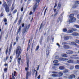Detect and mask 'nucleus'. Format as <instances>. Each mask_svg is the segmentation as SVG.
Instances as JSON below:
<instances>
[{
  "label": "nucleus",
  "mask_w": 79,
  "mask_h": 79,
  "mask_svg": "<svg viewBox=\"0 0 79 79\" xmlns=\"http://www.w3.org/2000/svg\"><path fill=\"white\" fill-rule=\"evenodd\" d=\"M22 19L21 18L20 19L19 21V23H18L19 25H20V24H21V23Z\"/></svg>",
  "instance_id": "obj_28"
},
{
  "label": "nucleus",
  "mask_w": 79,
  "mask_h": 79,
  "mask_svg": "<svg viewBox=\"0 0 79 79\" xmlns=\"http://www.w3.org/2000/svg\"><path fill=\"white\" fill-rule=\"evenodd\" d=\"M75 68L76 69H79V65H76L75 66Z\"/></svg>",
  "instance_id": "obj_36"
},
{
  "label": "nucleus",
  "mask_w": 79,
  "mask_h": 79,
  "mask_svg": "<svg viewBox=\"0 0 79 79\" xmlns=\"http://www.w3.org/2000/svg\"><path fill=\"white\" fill-rule=\"evenodd\" d=\"M8 49H7L6 50V55H7V54L8 53Z\"/></svg>",
  "instance_id": "obj_53"
},
{
  "label": "nucleus",
  "mask_w": 79,
  "mask_h": 79,
  "mask_svg": "<svg viewBox=\"0 0 79 79\" xmlns=\"http://www.w3.org/2000/svg\"><path fill=\"white\" fill-rule=\"evenodd\" d=\"M78 6L77 5V4H75L73 6V8H76Z\"/></svg>",
  "instance_id": "obj_25"
},
{
  "label": "nucleus",
  "mask_w": 79,
  "mask_h": 79,
  "mask_svg": "<svg viewBox=\"0 0 79 79\" xmlns=\"http://www.w3.org/2000/svg\"><path fill=\"white\" fill-rule=\"evenodd\" d=\"M70 44V45H74L76 46V47H77V48L79 47V46L77 44L74 42H71Z\"/></svg>",
  "instance_id": "obj_8"
},
{
  "label": "nucleus",
  "mask_w": 79,
  "mask_h": 79,
  "mask_svg": "<svg viewBox=\"0 0 79 79\" xmlns=\"http://www.w3.org/2000/svg\"><path fill=\"white\" fill-rule=\"evenodd\" d=\"M2 6L4 7L5 8L8 6L6 4V2H4V3L2 4Z\"/></svg>",
  "instance_id": "obj_14"
},
{
  "label": "nucleus",
  "mask_w": 79,
  "mask_h": 79,
  "mask_svg": "<svg viewBox=\"0 0 79 79\" xmlns=\"http://www.w3.org/2000/svg\"><path fill=\"white\" fill-rule=\"evenodd\" d=\"M52 73L53 74H58V72H52Z\"/></svg>",
  "instance_id": "obj_47"
},
{
  "label": "nucleus",
  "mask_w": 79,
  "mask_h": 79,
  "mask_svg": "<svg viewBox=\"0 0 79 79\" xmlns=\"http://www.w3.org/2000/svg\"><path fill=\"white\" fill-rule=\"evenodd\" d=\"M47 8H46L45 9V10L44 12V15H45V13H46V11H47Z\"/></svg>",
  "instance_id": "obj_52"
},
{
  "label": "nucleus",
  "mask_w": 79,
  "mask_h": 79,
  "mask_svg": "<svg viewBox=\"0 0 79 79\" xmlns=\"http://www.w3.org/2000/svg\"><path fill=\"white\" fill-rule=\"evenodd\" d=\"M70 18H73L74 17V14H72L70 15L69 16Z\"/></svg>",
  "instance_id": "obj_32"
},
{
  "label": "nucleus",
  "mask_w": 79,
  "mask_h": 79,
  "mask_svg": "<svg viewBox=\"0 0 79 79\" xmlns=\"http://www.w3.org/2000/svg\"><path fill=\"white\" fill-rule=\"evenodd\" d=\"M10 0H7V3L9 6H10Z\"/></svg>",
  "instance_id": "obj_29"
},
{
  "label": "nucleus",
  "mask_w": 79,
  "mask_h": 79,
  "mask_svg": "<svg viewBox=\"0 0 79 79\" xmlns=\"http://www.w3.org/2000/svg\"><path fill=\"white\" fill-rule=\"evenodd\" d=\"M62 56L63 57H64L65 58H66V57H68V55L66 54H62Z\"/></svg>",
  "instance_id": "obj_18"
},
{
  "label": "nucleus",
  "mask_w": 79,
  "mask_h": 79,
  "mask_svg": "<svg viewBox=\"0 0 79 79\" xmlns=\"http://www.w3.org/2000/svg\"><path fill=\"white\" fill-rule=\"evenodd\" d=\"M39 45H38L37 47L35 49L36 51H37V50H39Z\"/></svg>",
  "instance_id": "obj_43"
},
{
  "label": "nucleus",
  "mask_w": 79,
  "mask_h": 79,
  "mask_svg": "<svg viewBox=\"0 0 79 79\" xmlns=\"http://www.w3.org/2000/svg\"><path fill=\"white\" fill-rule=\"evenodd\" d=\"M59 21H60V22L61 23L62 21V19H60V18H59L57 19V22H59Z\"/></svg>",
  "instance_id": "obj_31"
},
{
  "label": "nucleus",
  "mask_w": 79,
  "mask_h": 79,
  "mask_svg": "<svg viewBox=\"0 0 79 79\" xmlns=\"http://www.w3.org/2000/svg\"><path fill=\"white\" fill-rule=\"evenodd\" d=\"M49 52H50V51H49V50H48L47 51H46L47 55H48V54H49Z\"/></svg>",
  "instance_id": "obj_45"
},
{
  "label": "nucleus",
  "mask_w": 79,
  "mask_h": 79,
  "mask_svg": "<svg viewBox=\"0 0 79 79\" xmlns=\"http://www.w3.org/2000/svg\"><path fill=\"white\" fill-rule=\"evenodd\" d=\"M58 11H56V13L55 15H58Z\"/></svg>",
  "instance_id": "obj_60"
},
{
  "label": "nucleus",
  "mask_w": 79,
  "mask_h": 79,
  "mask_svg": "<svg viewBox=\"0 0 79 79\" xmlns=\"http://www.w3.org/2000/svg\"><path fill=\"white\" fill-rule=\"evenodd\" d=\"M40 0H36V3L35 4L33 7V11L35 12V10L36 8H37L38 7V5H39V3L40 2Z\"/></svg>",
  "instance_id": "obj_2"
},
{
  "label": "nucleus",
  "mask_w": 79,
  "mask_h": 79,
  "mask_svg": "<svg viewBox=\"0 0 79 79\" xmlns=\"http://www.w3.org/2000/svg\"><path fill=\"white\" fill-rule=\"evenodd\" d=\"M4 71L5 72L7 71V68H6L4 69Z\"/></svg>",
  "instance_id": "obj_61"
},
{
  "label": "nucleus",
  "mask_w": 79,
  "mask_h": 79,
  "mask_svg": "<svg viewBox=\"0 0 79 79\" xmlns=\"http://www.w3.org/2000/svg\"><path fill=\"white\" fill-rule=\"evenodd\" d=\"M66 53L67 54H73V52L72 51L68 50L66 52Z\"/></svg>",
  "instance_id": "obj_13"
},
{
  "label": "nucleus",
  "mask_w": 79,
  "mask_h": 79,
  "mask_svg": "<svg viewBox=\"0 0 79 79\" xmlns=\"http://www.w3.org/2000/svg\"><path fill=\"white\" fill-rule=\"evenodd\" d=\"M32 13H33L32 12V11L30 12L29 13L30 15H32Z\"/></svg>",
  "instance_id": "obj_56"
},
{
  "label": "nucleus",
  "mask_w": 79,
  "mask_h": 79,
  "mask_svg": "<svg viewBox=\"0 0 79 79\" xmlns=\"http://www.w3.org/2000/svg\"><path fill=\"white\" fill-rule=\"evenodd\" d=\"M52 77H58V75H57V74H52Z\"/></svg>",
  "instance_id": "obj_27"
},
{
  "label": "nucleus",
  "mask_w": 79,
  "mask_h": 79,
  "mask_svg": "<svg viewBox=\"0 0 79 79\" xmlns=\"http://www.w3.org/2000/svg\"><path fill=\"white\" fill-rule=\"evenodd\" d=\"M59 68L60 70H63V69H64V67L63 66H60Z\"/></svg>",
  "instance_id": "obj_19"
},
{
  "label": "nucleus",
  "mask_w": 79,
  "mask_h": 79,
  "mask_svg": "<svg viewBox=\"0 0 79 79\" xmlns=\"http://www.w3.org/2000/svg\"><path fill=\"white\" fill-rule=\"evenodd\" d=\"M73 60H68L67 61V63H73Z\"/></svg>",
  "instance_id": "obj_24"
},
{
  "label": "nucleus",
  "mask_w": 79,
  "mask_h": 79,
  "mask_svg": "<svg viewBox=\"0 0 79 79\" xmlns=\"http://www.w3.org/2000/svg\"><path fill=\"white\" fill-rule=\"evenodd\" d=\"M54 63H55L54 64V66H59L60 64H56L58 63V61L57 60H55L53 61Z\"/></svg>",
  "instance_id": "obj_4"
},
{
  "label": "nucleus",
  "mask_w": 79,
  "mask_h": 79,
  "mask_svg": "<svg viewBox=\"0 0 79 79\" xmlns=\"http://www.w3.org/2000/svg\"><path fill=\"white\" fill-rule=\"evenodd\" d=\"M57 75H58V77H61V76H63V73L61 72H59L58 73Z\"/></svg>",
  "instance_id": "obj_17"
},
{
  "label": "nucleus",
  "mask_w": 79,
  "mask_h": 79,
  "mask_svg": "<svg viewBox=\"0 0 79 79\" xmlns=\"http://www.w3.org/2000/svg\"><path fill=\"white\" fill-rule=\"evenodd\" d=\"M4 23H7V19L6 18L4 19Z\"/></svg>",
  "instance_id": "obj_40"
},
{
  "label": "nucleus",
  "mask_w": 79,
  "mask_h": 79,
  "mask_svg": "<svg viewBox=\"0 0 79 79\" xmlns=\"http://www.w3.org/2000/svg\"><path fill=\"white\" fill-rule=\"evenodd\" d=\"M28 68H29L27 67V68H25V70L27 71H27H28L27 70H28V69H28Z\"/></svg>",
  "instance_id": "obj_48"
},
{
  "label": "nucleus",
  "mask_w": 79,
  "mask_h": 79,
  "mask_svg": "<svg viewBox=\"0 0 79 79\" xmlns=\"http://www.w3.org/2000/svg\"><path fill=\"white\" fill-rule=\"evenodd\" d=\"M34 71H36L35 77H37V71H36L35 70H34Z\"/></svg>",
  "instance_id": "obj_49"
},
{
  "label": "nucleus",
  "mask_w": 79,
  "mask_h": 79,
  "mask_svg": "<svg viewBox=\"0 0 79 79\" xmlns=\"http://www.w3.org/2000/svg\"><path fill=\"white\" fill-rule=\"evenodd\" d=\"M69 37H70L69 36H64V40H68Z\"/></svg>",
  "instance_id": "obj_7"
},
{
  "label": "nucleus",
  "mask_w": 79,
  "mask_h": 79,
  "mask_svg": "<svg viewBox=\"0 0 79 79\" xmlns=\"http://www.w3.org/2000/svg\"><path fill=\"white\" fill-rule=\"evenodd\" d=\"M31 73L29 72V71H27L26 74V79H28V77L29 76H31Z\"/></svg>",
  "instance_id": "obj_6"
},
{
  "label": "nucleus",
  "mask_w": 79,
  "mask_h": 79,
  "mask_svg": "<svg viewBox=\"0 0 79 79\" xmlns=\"http://www.w3.org/2000/svg\"><path fill=\"white\" fill-rule=\"evenodd\" d=\"M56 59H58V56H55Z\"/></svg>",
  "instance_id": "obj_58"
},
{
  "label": "nucleus",
  "mask_w": 79,
  "mask_h": 79,
  "mask_svg": "<svg viewBox=\"0 0 79 79\" xmlns=\"http://www.w3.org/2000/svg\"><path fill=\"white\" fill-rule=\"evenodd\" d=\"M76 21V18H71L69 21V23H73V22H74Z\"/></svg>",
  "instance_id": "obj_3"
},
{
  "label": "nucleus",
  "mask_w": 79,
  "mask_h": 79,
  "mask_svg": "<svg viewBox=\"0 0 79 79\" xmlns=\"http://www.w3.org/2000/svg\"><path fill=\"white\" fill-rule=\"evenodd\" d=\"M71 30L73 31H77V29L73 28L71 29Z\"/></svg>",
  "instance_id": "obj_38"
},
{
  "label": "nucleus",
  "mask_w": 79,
  "mask_h": 79,
  "mask_svg": "<svg viewBox=\"0 0 79 79\" xmlns=\"http://www.w3.org/2000/svg\"><path fill=\"white\" fill-rule=\"evenodd\" d=\"M76 77V76L74 74L70 75L68 78V79H72Z\"/></svg>",
  "instance_id": "obj_5"
},
{
  "label": "nucleus",
  "mask_w": 79,
  "mask_h": 79,
  "mask_svg": "<svg viewBox=\"0 0 79 79\" xmlns=\"http://www.w3.org/2000/svg\"><path fill=\"white\" fill-rule=\"evenodd\" d=\"M42 38H41V39L40 40V44H41V43H42Z\"/></svg>",
  "instance_id": "obj_51"
},
{
  "label": "nucleus",
  "mask_w": 79,
  "mask_h": 79,
  "mask_svg": "<svg viewBox=\"0 0 79 79\" xmlns=\"http://www.w3.org/2000/svg\"><path fill=\"white\" fill-rule=\"evenodd\" d=\"M64 48L65 49H68L69 48V46L67 45H64Z\"/></svg>",
  "instance_id": "obj_16"
},
{
  "label": "nucleus",
  "mask_w": 79,
  "mask_h": 79,
  "mask_svg": "<svg viewBox=\"0 0 79 79\" xmlns=\"http://www.w3.org/2000/svg\"><path fill=\"white\" fill-rule=\"evenodd\" d=\"M29 27H30V25L29 24L28 25H25V27L24 28H25L26 29V30H27V29H29Z\"/></svg>",
  "instance_id": "obj_15"
},
{
  "label": "nucleus",
  "mask_w": 79,
  "mask_h": 79,
  "mask_svg": "<svg viewBox=\"0 0 79 79\" xmlns=\"http://www.w3.org/2000/svg\"><path fill=\"white\" fill-rule=\"evenodd\" d=\"M22 52V50L21 49V48L20 46L17 47L16 50V59H18V57H19V55H20V54Z\"/></svg>",
  "instance_id": "obj_1"
},
{
  "label": "nucleus",
  "mask_w": 79,
  "mask_h": 79,
  "mask_svg": "<svg viewBox=\"0 0 79 79\" xmlns=\"http://www.w3.org/2000/svg\"><path fill=\"white\" fill-rule=\"evenodd\" d=\"M63 32H66L67 31V30L66 29V28H64L63 29Z\"/></svg>",
  "instance_id": "obj_44"
},
{
  "label": "nucleus",
  "mask_w": 79,
  "mask_h": 79,
  "mask_svg": "<svg viewBox=\"0 0 79 79\" xmlns=\"http://www.w3.org/2000/svg\"><path fill=\"white\" fill-rule=\"evenodd\" d=\"M12 48V44H11L10 45V47L9 49V50L8 53L10 55V52H11V48Z\"/></svg>",
  "instance_id": "obj_12"
},
{
  "label": "nucleus",
  "mask_w": 79,
  "mask_h": 79,
  "mask_svg": "<svg viewBox=\"0 0 79 79\" xmlns=\"http://www.w3.org/2000/svg\"><path fill=\"white\" fill-rule=\"evenodd\" d=\"M40 75H39V76L37 78L38 79H40Z\"/></svg>",
  "instance_id": "obj_57"
},
{
  "label": "nucleus",
  "mask_w": 79,
  "mask_h": 79,
  "mask_svg": "<svg viewBox=\"0 0 79 79\" xmlns=\"http://www.w3.org/2000/svg\"><path fill=\"white\" fill-rule=\"evenodd\" d=\"M5 10L6 13H9L10 11V9H9V7H7L5 8Z\"/></svg>",
  "instance_id": "obj_11"
},
{
  "label": "nucleus",
  "mask_w": 79,
  "mask_h": 79,
  "mask_svg": "<svg viewBox=\"0 0 79 79\" xmlns=\"http://www.w3.org/2000/svg\"><path fill=\"white\" fill-rule=\"evenodd\" d=\"M11 9V11H13V10L15 9V7H14V5H12Z\"/></svg>",
  "instance_id": "obj_35"
},
{
  "label": "nucleus",
  "mask_w": 79,
  "mask_h": 79,
  "mask_svg": "<svg viewBox=\"0 0 79 79\" xmlns=\"http://www.w3.org/2000/svg\"><path fill=\"white\" fill-rule=\"evenodd\" d=\"M61 8V4L60 3H59L58 4V6H57V9L58 10H59Z\"/></svg>",
  "instance_id": "obj_20"
},
{
  "label": "nucleus",
  "mask_w": 79,
  "mask_h": 79,
  "mask_svg": "<svg viewBox=\"0 0 79 79\" xmlns=\"http://www.w3.org/2000/svg\"><path fill=\"white\" fill-rule=\"evenodd\" d=\"M74 59H75L76 60H79V57H75Z\"/></svg>",
  "instance_id": "obj_55"
},
{
  "label": "nucleus",
  "mask_w": 79,
  "mask_h": 79,
  "mask_svg": "<svg viewBox=\"0 0 79 79\" xmlns=\"http://www.w3.org/2000/svg\"><path fill=\"white\" fill-rule=\"evenodd\" d=\"M75 42H76V43H77V44H79V40H75Z\"/></svg>",
  "instance_id": "obj_30"
},
{
  "label": "nucleus",
  "mask_w": 79,
  "mask_h": 79,
  "mask_svg": "<svg viewBox=\"0 0 79 79\" xmlns=\"http://www.w3.org/2000/svg\"><path fill=\"white\" fill-rule=\"evenodd\" d=\"M77 63L78 64H79V60H77Z\"/></svg>",
  "instance_id": "obj_64"
},
{
  "label": "nucleus",
  "mask_w": 79,
  "mask_h": 79,
  "mask_svg": "<svg viewBox=\"0 0 79 79\" xmlns=\"http://www.w3.org/2000/svg\"><path fill=\"white\" fill-rule=\"evenodd\" d=\"M24 9V8L23 7H22L21 9V11H23V9Z\"/></svg>",
  "instance_id": "obj_59"
},
{
  "label": "nucleus",
  "mask_w": 79,
  "mask_h": 79,
  "mask_svg": "<svg viewBox=\"0 0 79 79\" xmlns=\"http://www.w3.org/2000/svg\"><path fill=\"white\" fill-rule=\"evenodd\" d=\"M69 71V70H68V69H65L64 71H63L64 73H68Z\"/></svg>",
  "instance_id": "obj_22"
},
{
  "label": "nucleus",
  "mask_w": 79,
  "mask_h": 79,
  "mask_svg": "<svg viewBox=\"0 0 79 79\" xmlns=\"http://www.w3.org/2000/svg\"><path fill=\"white\" fill-rule=\"evenodd\" d=\"M74 26L76 27V28H79V26L77 25H74Z\"/></svg>",
  "instance_id": "obj_37"
},
{
  "label": "nucleus",
  "mask_w": 79,
  "mask_h": 79,
  "mask_svg": "<svg viewBox=\"0 0 79 79\" xmlns=\"http://www.w3.org/2000/svg\"><path fill=\"white\" fill-rule=\"evenodd\" d=\"M20 61H21V58H19L18 60V62L19 64L20 63Z\"/></svg>",
  "instance_id": "obj_34"
},
{
  "label": "nucleus",
  "mask_w": 79,
  "mask_h": 79,
  "mask_svg": "<svg viewBox=\"0 0 79 79\" xmlns=\"http://www.w3.org/2000/svg\"><path fill=\"white\" fill-rule=\"evenodd\" d=\"M66 42H63L62 44V45H64V44H66Z\"/></svg>",
  "instance_id": "obj_54"
},
{
  "label": "nucleus",
  "mask_w": 79,
  "mask_h": 79,
  "mask_svg": "<svg viewBox=\"0 0 79 79\" xmlns=\"http://www.w3.org/2000/svg\"><path fill=\"white\" fill-rule=\"evenodd\" d=\"M17 12V10L15 9V10L13 12V13L14 14H15Z\"/></svg>",
  "instance_id": "obj_42"
},
{
  "label": "nucleus",
  "mask_w": 79,
  "mask_h": 79,
  "mask_svg": "<svg viewBox=\"0 0 79 79\" xmlns=\"http://www.w3.org/2000/svg\"><path fill=\"white\" fill-rule=\"evenodd\" d=\"M18 39H19V37L18 36H17L16 38V42H18Z\"/></svg>",
  "instance_id": "obj_41"
},
{
  "label": "nucleus",
  "mask_w": 79,
  "mask_h": 79,
  "mask_svg": "<svg viewBox=\"0 0 79 79\" xmlns=\"http://www.w3.org/2000/svg\"><path fill=\"white\" fill-rule=\"evenodd\" d=\"M29 47H30V46L29 45V44H28V48H27V50H29Z\"/></svg>",
  "instance_id": "obj_62"
},
{
  "label": "nucleus",
  "mask_w": 79,
  "mask_h": 79,
  "mask_svg": "<svg viewBox=\"0 0 79 79\" xmlns=\"http://www.w3.org/2000/svg\"><path fill=\"white\" fill-rule=\"evenodd\" d=\"M21 26L19 27V28L18 30L17 33H19V32H20V31H21Z\"/></svg>",
  "instance_id": "obj_26"
},
{
  "label": "nucleus",
  "mask_w": 79,
  "mask_h": 79,
  "mask_svg": "<svg viewBox=\"0 0 79 79\" xmlns=\"http://www.w3.org/2000/svg\"><path fill=\"white\" fill-rule=\"evenodd\" d=\"M72 35H73L74 36H78L79 35V34L77 33L76 32H74V33H73L72 34Z\"/></svg>",
  "instance_id": "obj_10"
},
{
  "label": "nucleus",
  "mask_w": 79,
  "mask_h": 79,
  "mask_svg": "<svg viewBox=\"0 0 79 79\" xmlns=\"http://www.w3.org/2000/svg\"><path fill=\"white\" fill-rule=\"evenodd\" d=\"M73 32V31L71 30H69L67 32V34H70V33H72V32Z\"/></svg>",
  "instance_id": "obj_21"
},
{
  "label": "nucleus",
  "mask_w": 79,
  "mask_h": 79,
  "mask_svg": "<svg viewBox=\"0 0 79 79\" xmlns=\"http://www.w3.org/2000/svg\"><path fill=\"white\" fill-rule=\"evenodd\" d=\"M27 32V30H26V28H24L23 30L22 33L23 35H24L25 33L26 32Z\"/></svg>",
  "instance_id": "obj_9"
},
{
  "label": "nucleus",
  "mask_w": 79,
  "mask_h": 79,
  "mask_svg": "<svg viewBox=\"0 0 79 79\" xmlns=\"http://www.w3.org/2000/svg\"><path fill=\"white\" fill-rule=\"evenodd\" d=\"M42 24H43L42 23L41 24L40 27V29H41L42 27H43V25Z\"/></svg>",
  "instance_id": "obj_46"
},
{
  "label": "nucleus",
  "mask_w": 79,
  "mask_h": 79,
  "mask_svg": "<svg viewBox=\"0 0 79 79\" xmlns=\"http://www.w3.org/2000/svg\"><path fill=\"white\" fill-rule=\"evenodd\" d=\"M74 69V66H70V68L69 69L70 70H72L73 69Z\"/></svg>",
  "instance_id": "obj_33"
},
{
  "label": "nucleus",
  "mask_w": 79,
  "mask_h": 79,
  "mask_svg": "<svg viewBox=\"0 0 79 79\" xmlns=\"http://www.w3.org/2000/svg\"><path fill=\"white\" fill-rule=\"evenodd\" d=\"M60 59L62 60V61H67L68 60L66 58H60Z\"/></svg>",
  "instance_id": "obj_23"
},
{
  "label": "nucleus",
  "mask_w": 79,
  "mask_h": 79,
  "mask_svg": "<svg viewBox=\"0 0 79 79\" xmlns=\"http://www.w3.org/2000/svg\"><path fill=\"white\" fill-rule=\"evenodd\" d=\"M3 16V13H1L0 15V16L2 17Z\"/></svg>",
  "instance_id": "obj_63"
},
{
  "label": "nucleus",
  "mask_w": 79,
  "mask_h": 79,
  "mask_svg": "<svg viewBox=\"0 0 79 79\" xmlns=\"http://www.w3.org/2000/svg\"><path fill=\"white\" fill-rule=\"evenodd\" d=\"M75 4H76L77 5L79 4V1H76L75 2Z\"/></svg>",
  "instance_id": "obj_39"
},
{
  "label": "nucleus",
  "mask_w": 79,
  "mask_h": 79,
  "mask_svg": "<svg viewBox=\"0 0 79 79\" xmlns=\"http://www.w3.org/2000/svg\"><path fill=\"white\" fill-rule=\"evenodd\" d=\"M27 68H29V61H27Z\"/></svg>",
  "instance_id": "obj_50"
}]
</instances>
